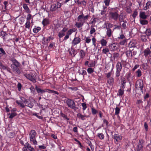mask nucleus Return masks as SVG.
<instances>
[{
    "label": "nucleus",
    "instance_id": "nucleus-1",
    "mask_svg": "<svg viewBox=\"0 0 151 151\" xmlns=\"http://www.w3.org/2000/svg\"><path fill=\"white\" fill-rule=\"evenodd\" d=\"M9 60L12 63L10 67L13 71L20 74L21 73V70L19 69L21 65L20 63L13 57L10 58Z\"/></svg>",
    "mask_w": 151,
    "mask_h": 151
},
{
    "label": "nucleus",
    "instance_id": "nucleus-2",
    "mask_svg": "<svg viewBox=\"0 0 151 151\" xmlns=\"http://www.w3.org/2000/svg\"><path fill=\"white\" fill-rule=\"evenodd\" d=\"M37 133L34 130H32L29 132V140L31 143H32L35 145H37V142L36 139V136Z\"/></svg>",
    "mask_w": 151,
    "mask_h": 151
},
{
    "label": "nucleus",
    "instance_id": "nucleus-3",
    "mask_svg": "<svg viewBox=\"0 0 151 151\" xmlns=\"http://www.w3.org/2000/svg\"><path fill=\"white\" fill-rule=\"evenodd\" d=\"M24 76L28 79L35 83L36 81L35 79L36 76V73L34 71H32L29 73H27L24 74Z\"/></svg>",
    "mask_w": 151,
    "mask_h": 151
},
{
    "label": "nucleus",
    "instance_id": "nucleus-4",
    "mask_svg": "<svg viewBox=\"0 0 151 151\" xmlns=\"http://www.w3.org/2000/svg\"><path fill=\"white\" fill-rule=\"evenodd\" d=\"M66 103L68 107L75 109L76 108V104L73 100L70 99H67L66 100Z\"/></svg>",
    "mask_w": 151,
    "mask_h": 151
},
{
    "label": "nucleus",
    "instance_id": "nucleus-5",
    "mask_svg": "<svg viewBox=\"0 0 151 151\" xmlns=\"http://www.w3.org/2000/svg\"><path fill=\"white\" fill-rule=\"evenodd\" d=\"M89 15L84 16L83 13L79 15L77 19L78 21L83 24L87 20L88 18Z\"/></svg>",
    "mask_w": 151,
    "mask_h": 151
},
{
    "label": "nucleus",
    "instance_id": "nucleus-6",
    "mask_svg": "<svg viewBox=\"0 0 151 151\" xmlns=\"http://www.w3.org/2000/svg\"><path fill=\"white\" fill-rule=\"evenodd\" d=\"M22 150L23 151H35V149L28 142L24 145Z\"/></svg>",
    "mask_w": 151,
    "mask_h": 151
},
{
    "label": "nucleus",
    "instance_id": "nucleus-7",
    "mask_svg": "<svg viewBox=\"0 0 151 151\" xmlns=\"http://www.w3.org/2000/svg\"><path fill=\"white\" fill-rule=\"evenodd\" d=\"M20 98L21 100V101L17 100L16 102L21 107L23 108L25 107L24 103L25 104V103L27 102L26 101L27 100L25 98L22 97H20Z\"/></svg>",
    "mask_w": 151,
    "mask_h": 151
},
{
    "label": "nucleus",
    "instance_id": "nucleus-8",
    "mask_svg": "<svg viewBox=\"0 0 151 151\" xmlns=\"http://www.w3.org/2000/svg\"><path fill=\"white\" fill-rule=\"evenodd\" d=\"M61 6V4L59 2L52 4L51 6L50 10L51 11H54L58 8H60Z\"/></svg>",
    "mask_w": 151,
    "mask_h": 151
},
{
    "label": "nucleus",
    "instance_id": "nucleus-9",
    "mask_svg": "<svg viewBox=\"0 0 151 151\" xmlns=\"http://www.w3.org/2000/svg\"><path fill=\"white\" fill-rule=\"evenodd\" d=\"M113 137V138L115 140L114 142L116 144H118V142H119L122 139V136L116 134H115Z\"/></svg>",
    "mask_w": 151,
    "mask_h": 151
},
{
    "label": "nucleus",
    "instance_id": "nucleus-10",
    "mask_svg": "<svg viewBox=\"0 0 151 151\" xmlns=\"http://www.w3.org/2000/svg\"><path fill=\"white\" fill-rule=\"evenodd\" d=\"M118 11H116L115 12H111L109 13L111 17L115 20H116L118 17Z\"/></svg>",
    "mask_w": 151,
    "mask_h": 151
},
{
    "label": "nucleus",
    "instance_id": "nucleus-11",
    "mask_svg": "<svg viewBox=\"0 0 151 151\" xmlns=\"http://www.w3.org/2000/svg\"><path fill=\"white\" fill-rule=\"evenodd\" d=\"M81 41V39L79 37H76L72 40L71 43L72 45L73 46H74L76 45H77L79 44Z\"/></svg>",
    "mask_w": 151,
    "mask_h": 151
},
{
    "label": "nucleus",
    "instance_id": "nucleus-12",
    "mask_svg": "<svg viewBox=\"0 0 151 151\" xmlns=\"http://www.w3.org/2000/svg\"><path fill=\"white\" fill-rule=\"evenodd\" d=\"M143 86V83L142 80L139 79L137 80L136 83V87L137 88H140L142 89Z\"/></svg>",
    "mask_w": 151,
    "mask_h": 151
},
{
    "label": "nucleus",
    "instance_id": "nucleus-13",
    "mask_svg": "<svg viewBox=\"0 0 151 151\" xmlns=\"http://www.w3.org/2000/svg\"><path fill=\"white\" fill-rule=\"evenodd\" d=\"M143 142L142 140H139V144L137 146V151H142V147H143Z\"/></svg>",
    "mask_w": 151,
    "mask_h": 151
},
{
    "label": "nucleus",
    "instance_id": "nucleus-14",
    "mask_svg": "<svg viewBox=\"0 0 151 151\" xmlns=\"http://www.w3.org/2000/svg\"><path fill=\"white\" fill-rule=\"evenodd\" d=\"M143 53L144 55L146 57L150 55L151 51L149 48H147L144 50Z\"/></svg>",
    "mask_w": 151,
    "mask_h": 151
},
{
    "label": "nucleus",
    "instance_id": "nucleus-15",
    "mask_svg": "<svg viewBox=\"0 0 151 151\" xmlns=\"http://www.w3.org/2000/svg\"><path fill=\"white\" fill-rule=\"evenodd\" d=\"M68 51L69 54L73 57H74L77 53V51L72 48L69 49Z\"/></svg>",
    "mask_w": 151,
    "mask_h": 151
},
{
    "label": "nucleus",
    "instance_id": "nucleus-16",
    "mask_svg": "<svg viewBox=\"0 0 151 151\" xmlns=\"http://www.w3.org/2000/svg\"><path fill=\"white\" fill-rule=\"evenodd\" d=\"M77 117L79 119H80L82 120H84L86 118H88V116L86 115H83L81 113H78L77 114Z\"/></svg>",
    "mask_w": 151,
    "mask_h": 151
},
{
    "label": "nucleus",
    "instance_id": "nucleus-17",
    "mask_svg": "<svg viewBox=\"0 0 151 151\" xmlns=\"http://www.w3.org/2000/svg\"><path fill=\"white\" fill-rule=\"evenodd\" d=\"M106 35L107 36L108 38L111 37L113 35V32L114 30L113 31L111 29H106Z\"/></svg>",
    "mask_w": 151,
    "mask_h": 151
},
{
    "label": "nucleus",
    "instance_id": "nucleus-18",
    "mask_svg": "<svg viewBox=\"0 0 151 151\" xmlns=\"http://www.w3.org/2000/svg\"><path fill=\"white\" fill-rule=\"evenodd\" d=\"M26 102L24 104L25 106H28L30 108H32L34 106L33 103L30 101H27V100Z\"/></svg>",
    "mask_w": 151,
    "mask_h": 151
},
{
    "label": "nucleus",
    "instance_id": "nucleus-19",
    "mask_svg": "<svg viewBox=\"0 0 151 151\" xmlns=\"http://www.w3.org/2000/svg\"><path fill=\"white\" fill-rule=\"evenodd\" d=\"M151 5V1H149L145 4V6L144 7L143 9L145 10H147L149 8V7Z\"/></svg>",
    "mask_w": 151,
    "mask_h": 151
},
{
    "label": "nucleus",
    "instance_id": "nucleus-20",
    "mask_svg": "<svg viewBox=\"0 0 151 151\" xmlns=\"http://www.w3.org/2000/svg\"><path fill=\"white\" fill-rule=\"evenodd\" d=\"M33 17L29 13L27 14L26 17V21H29L30 22V20L31 19V23H32L33 22Z\"/></svg>",
    "mask_w": 151,
    "mask_h": 151
},
{
    "label": "nucleus",
    "instance_id": "nucleus-21",
    "mask_svg": "<svg viewBox=\"0 0 151 151\" xmlns=\"http://www.w3.org/2000/svg\"><path fill=\"white\" fill-rule=\"evenodd\" d=\"M42 23L44 26H47L49 23V19L47 18L44 19L42 21Z\"/></svg>",
    "mask_w": 151,
    "mask_h": 151
},
{
    "label": "nucleus",
    "instance_id": "nucleus-22",
    "mask_svg": "<svg viewBox=\"0 0 151 151\" xmlns=\"http://www.w3.org/2000/svg\"><path fill=\"white\" fill-rule=\"evenodd\" d=\"M76 30V29L75 28H73L72 29H70L68 31L66 34L69 36L71 35L72 33L75 32Z\"/></svg>",
    "mask_w": 151,
    "mask_h": 151
},
{
    "label": "nucleus",
    "instance_id": "nucleus-23",
    "mask_svg": "<svg viewBox=\"0 0 151 151\" xmlns=\"http://www.w3.org/2000/svg\"><path fill=\"white\" fill-rule=\"evenodd\" d=\"M122 66L121 62H119L117 63L116 66V70H121Z\"/></svg>",
    "mask_w": 151,
    "mask_h": 151
},
{
    "label": "nucleus",
    "instance_id": "nucleus-24",
    "mask_svg": "<svg viewBox=\"0 0 151 151\" xmlns=\"http://www.w3.org/2000/svg\"><path fill=\"white\" fill-rule=\"evenodd\" d=\"M139 17L141 18L145 19L147 18V16L145 14V12H142L140 13Z\"/></svg>",
    "mask_w": 151,
    "mask_h": 151
},
{
    "label": "nucleus",
    "instance_id": "nucleus-25",
    "mask_svg": "<svg viewBox=\"0 0 151 151\" xmlns=\"http://www.w3.org/2000/svg\"><path fill=\"white\" fill-rule=\"evenodd\" d=\"M23 7L24 10H25V12L28 13H30V10L28 8V6L26 4H24L23 5Z\"/></svg>",
    "mask_w": 151,
    "mask_h": 151
},
{
    "label": "nucleus",
    "instance_id": "nucleus-26",
    "mask_svg": "<svg viewBox=\"0 0 151 151\" xmlns=\"http://www.w3.org/2000/svg\"><path fill=\"white\" fill-rule=\"evenodd\" d=\"M100 42L102 46H106V45L107 41L106 40L102 39L100 40Z\"/></svg>",
    "mask_w": 151,
    "mask_h": 151
},
{
    "label": "nucleus",
    "instance_id": "nucleus-27",
    "mask_svg": "<svg viewBox=\"0 0 151 151\" xmlns=\"http://www.w3.org/2000/svg\"><path fill=\"white\" fill-rule=\"evenodd\" d=\"M114 79L112 77H110L107 80V83L110 85H112L114 82Z\"/></svg>",
    "mask_w": 151,
    "mask_h": 151
},
{
    "label": "nucleus",
    "instance_id": "nucleus-28",
    "mask_svg": "<svg viewBox=\"0 0 151 151\" xmlns=\"http://www.w3.org/2000/svg\"><path fill=\"white\" fill-rule=\"evenodd\" d=\"M109 49L107 47H105L103 48L102 50V53L103 54H106L107 53L109 52Z\"/></svg>",
    "mask_w": 151,
    "mask_h": 151
},
{
    "label": "nucleus",
    "instance_id": "nucleus-29",
    "mask_svg": "<svg viewBox=\"0 0 151 151\" xmlns=\"http://www.w3.org/2000/svg\"><path fill=\"white\" fill-rule=\"evenodd\" d=\"M83 24L80 22H77L76 23L75 25L79 29L82 27L83 25Z\"/></svg>",
    "mask_w": 151,
    "mask_h": 151
},
{
    "label": "nucleus",
    "instance_id": "nucleus-30",
    "mask_svg": "<svg viewBox=\"0 0 151 151\" xmlns=\"http://www.w3.org/2000/svg\"><path fill=\"white\" fill-rule=\"evenodd\" d=\"M145 33L147 37H149L151 35V30L150 28L147 29L146 30Z\"/></svg>",
    "mask_w": 151,
    "mask_h": 151
},
{
    "label": "nucleus",
    "instance_id": "nucleus-31",
    "mask_svg": "<svg viewBox=\"0 0 151 151\" xmlns=\"http://www.w3.org/2000/svg\"><path fill=\"white\" fill-rule=\"evenodd\" d=\"M124 93V91L121 89H120L118 90V93H117V95L118 96H122Z\"/></svg>",
    "mask_w": 151,
    "mask_h": 151
},
{
    "label": "nucleus",
    "instance_id": "nucleus-32",
    "mask_svg": "<svg viewBox=\"0 0 151 151\" xmlns=\"http://www.w3.org/2000/svg\"><path fill=\"white\" fill-rule=\"evenodd\" d=\"M95 65L96 63L95 61H91V62H90L89 65H88V67L92 68L95 67Z\"/></svg>",
    "mask_w": 151,
    "mask_h": 151
},
{
    "label": "nucleus",
    "instance_id": "nucleus-33",
    "mask_svg": "<svg viewBox=\"0 0 151 151\" xmlns=\"http://www.w3.org/2000/svg\"><path fill=\"white\" fill-rule=\"evenodd\" d=\"M103 124L102 125L103 127L106 126L107 127L109 126V122L105 119H103Z\"/></svg>",
    "mask_w": 151,
    "mask_h": 151
},
{
    "label": "nucleus",
    "instance_id": "nucleus-34",
    "mask_svg": "<svg viewBox=\"0 0 151 151\" xmlns=\"http://www.w3.org/2000/svg\"><path fill=\"white\" fill-rule=\"evenodd\" d=\"M37 91L38 93H43L45 92H48L47 89H46L45 90H42L40 88H38L37 89Z\"/></svg>",
    "mask_w": 151,
    "mask_h": 151
},
{
    "label": "nucleus",
    "instance_id": "nucleus-35",
    "mask_svg": "<svg viewBox=\"0 0 151 151\" xmlns=\"http://www.w3.org/2000/svg\"><path fill=\"white\" fill-rule=\"evenodd\" d=\"M14 136V133L13 132H10L8 134V136L11 138H13Z\"/></svg>",
    "mask_w": 151,
    "mask_h": 151
},
{
    "label": "nucleus",
    "instance_id": "nucleus-36",
    "mask_svg": "<svg viewBox=\"0 0 151 151\" xmlns=\"http://www.w3.org/2000/svg\"><path fill=\"white\" fill-rule=\"evenodd\" d=\"M79 73L80 74L82 75L83 76L87 74L86 71L83 70H79Z\"/></svg>",
    "mask_w": 151,
    "mask_h": 151
},
{
    "label": "nucleus",
    "instance_id": "nucleus-37",
    "mask_svg": "<svg viewBox=\"0 0 151 151\" xmlns=\"http://www.w3.org/2000/svg\"><path fill=\"white\" fill-rule=\"evenodd\" d=\"M41 29V28L40 27H35L33 29V31L34 33H37Z\"/></svg>",
    "mask_w": 151,
    "mask_h": 151
},
{
    "label": "nucleus",
    "instance_id": "nucleus-38",
    "mask_svg": "<svg viewBox=\"0 0 151 151\" xmlns=\"http://www.w3.org/2000/svg\"><path fill=\"white\" fill-rule=\"evenodd\" d=\"M87 71L88 74H91L94 72V69L91 67H88L87 69Z\"/></svg>",
    "mask_w": 151,
    "mask_h": 151
},
{
    "label": "nucleus",
    "instance_id": "nucleus-39",
    "mask_svg": "<svg viewBox=\"0 0 151 151\" xmlns=\"http://www.w3.org/2000/svg\"><path fill=\"white\" fill-rule=\"evenodd\" d=\"M31 23L30 22L26 21V23L24 24L26 28L29 29L30 27Z\"/></svg>",
    "mask_w": 151,
    "mask_h": 151
},
{
    "label": "nucleus",
    "instance_id": "nucleus-40",
    "mask_svg": "<svg viewBox=\"0 0 151 151\" xmlns=\"http://www.w3.org/2000/svg\"><path fill=\"white\" fill-rule=\"evenodd\" d=\"M86 55V53L83 50H81L80 51V56L81 58H83Z\"/></svg>",
    "mask_w": 151,
    "mask_h": 151
},
{
    "label": "nucleus",
    "instance_id": "nucleus-41",
    "mask_svg": "<svg viewBox=\"0 0 151 151\" xmlns=\"http://www.w3.org/2000/svg\"><path fill=\"white\" fill-rule=\"evenodd\" d=\"M148 37L147 36L142 35L141 36V40L143 42H146L147 40Z\"/></svg>",
    "mask_w": 151,
    "mask_h": 151
},
{
    "label": "nucleus",
    "instance_id": "nucleus-42",
    "mask_svg": "<svg viewBox=\"0 0 151 151\" xmlns=\"http://www.w3.org/2000/svg\"><path fill=\"white\" fill-rule=\"evenodd\" d=\"M140 22L141 24L142 25L147 24L148 23L147 21L145 19H140Z\"/></svg>",
    "mask_w": 151,
    "mask_h": 151
},
{
    "label": "nucleus",
    "instance_id": "nucleus-43",
    "mask_svg": "<svg viewBox=\"0 0 151 151\" xmlns=\"http://www.w3.org/2000/svg\"><path fill=\"white\" fill-rule=\"evenodd\" d=\"M97 136L101 139H103L104 137V134L102 133H98Z\"/></svg>",
    "mask_w": 151,
    "mask_h": 151
},
{
    "label": "nucleus",
    "instance_id": "nucleus-44",
    "mask_svg": "<svg viewBox=\"0 0 151 151\" xmlns=\"http://www.w3.org/2000/svg\"><path fill=\"white\" fill-rule=\"evenodd\" d=\"M9 118L12 119L17 115V114L15 112H11V114L9 113Z\"/></svg>",
    "mask_w": 151,
    "mask_h": 151
},
{
    "label": "nucleus",
    "instance_id": "nucleus-45",
    "mask_svg": "<svg viewBox=\"0 0 151 151\" xmlns=\"http://www.w3.org/2000/svg\"><path fill=\"white\" fill-rule=\"evenodd\" d=\"M136 72L137 77H140L142 76V73L140 69H138Z\"/></svg>",
    "mask_w": 151,
    "mask_h": 151
},
{
    "label": "nucleus",
    "instance_id": "nucleus-46",
    "mask_svg": "<svg viewBox=\"0 0 151 151\" xmlns=\"http://www.w3.org/2000/svg\"><path fill=\"white\" fill-rule=\"evenodd\" d=\"M125 37L124 35L122 34H121L117 38V40L119 41L120 39H125Z\"/></svg>",
    "mask_w": 151,
    "mask_h": 151
},
{
    "label": "nucleus",
    "instance_id": "nucleus-47",
    "mask_svg": "<svg viewBox=\"0 0 151 151\" xmlns=\"http://www.w3.org/2000/svg\"><path fill=\"white\" fill-rule=\"evenodd\" d=\"M65 35V33L62 32L61 31L59 32L58 36L60 38L62 37Z\"/></svg>",
    "mask_w": 151,
    "mask_h": 151
},
{
    "label": "nucleus",
    "instance_id": "nucleus-48",
    "mask_svg": "<svg viewBox=\"0 0 151 151\" xmlns=\"http://www.w3.org/2000/svg\"><path fill=\"white\" fill-rule=\"evenodd\" d=\"M96 32L95 29L93 27V26H91V30L90 31V34L92 35Z\"/></svg>",
    "mask_w": 151,
    "mask_h": 151
},
{
    "label": "nucleus",
    "instance_id": "nucleus-49",
    "mask_svg": "<svg viewBox=\"0 0 151 151\" xmlns=\"http://www.w3.org/2000/svg\"><path fill=\"white\" fill-rule=\"evenodd\" d=\"M115 115H117L118 114L120 111V109L119 107H116L115 109Z\"/></svg>",
    "mask_w": 151,
    "mask_h": 151
},
{
    "label": "nucleus",
    "instance_id": "nucleus-50",
    "mask_svg": "<svg viewBox=\"0 0 151 151\" xmlns=\"http://www.w3.org/2000/svg\"><path fill=\"white\" fill-rule=\"evenodd\" d=\"M47 90H48L47 92L49 93H54L56 94L57 95L59 94V93L57 91H55L54 90H49V89H47Z\"/></svg>",
    "mask_w": 151,
    "mask_h": 151
},
{
    "label": "nucleus",
    "instance_id": "nucleus-51",
    "mask_svg": "<svg viewBox=\"0 0 151 151\" xmlns=\"http://www.w3.org/2000/svg\"><path fill=\"white\" fill-rule=\"evenodd\" d=\"M138 14V12L137 10H135L134 11L132 15V17L135 18L137 16V15Z\"/></svg>",
    "mask_w": 151,
    "mask_h": 151
},
{
    "label": "nucleus",
    "instance_id": "nucleus-52",
    "mask_svg": "<svg viewBox=\"0 0 151 151\" xmlns=\"http://www.w3.org/2000/svg\"><path fill=\"white\" fill-rule=\"evenodd\" d=\"M91 112L92 114L93 115L96 114L97 112V111L93 107L91 108Z\"/></svg>",
    "mask_w": 151,
    "mask_h": 151
},
{
    "label": "nucleus",
    "instance_id": "nucleus-53",
    "mask_svg": "<svg viewBox=\"0 0 151 151\" xmlns=\"http://www.w3.org/2000/svg\"><path fill=\"white\" fill-rule=\"evenodd\" d=\"M111 47L113 50H116L117 49V47L114 43L111 44Z\"/></svg>",
    "mask_w": 151,
    "mask_h": 151
},
{
    "label": "nucleus",
    "instance_id": "nucleus-54",
    "mask_svg": "<svg viewBox=\"0 0 151 151\" xmlns=\"http://www.w3.org/2000/svg\"><path fill=\"white\" fill-rule=\"evenodd\" d=\"M53 39V38L51 36L49 37H48L46 38L45 39V40L47 42L50 41V40H52Z\"/></svg>",
    "mask_w": 151,
    "mask_h": 151
},
{
    "label": "nucleus",
    "instance_id": "nucleus-55",
    "mask_svg": "<svg viewBox=\"0 0 151 151\" xmlns=\"http://www.w3.org/2000/svg\"><path fill=\"white\" fill-rule=\"evenodd\" d=\"M92 40L93 43V45L94 46H96V40L95 37H93L92 39Z\"/></svg>",
    "mask_w": 151,
    "mask_h": 151
},
{
    "label": "nucleus",
    "instance_id": "nucleus-56",
    "mask_svg": "<svg viewBox=\"0 0 151 151\" xmlns=\"http://www.w3.org/2000/svg\"><path fill=\"white\" fill-rule=\"evenodd\" d=\"M86 43H89L91 41V39H90V37H86Z\"/></svg>",
    "mask_w": 151,
    "mask_h": 151
},
{
    "label": "nucleus",
    "instance_id": "nucleus-57",
    "mask_svg": "<svg viewBox=\"0 0 151 151\" xmlns=\"http://www.w3.org/2000/svg\"><path fill=\"white\" fill-rule=\"evenodd\" d=\"M126 54L127 57H129L131 55V56L132 55V52L131 51H127L126 52Z\"/></svg>",
    "mask_w": 151,
    "mask_h": 151
},
{
    "label": "nucleus",
    "instance_id": "nucleus-58",
    "mask_svg": "<svg viewBox=\"0 0 151 151\" xmlns=\"http://www.w3.org/2000/svg\"><path fill=\"white\" fill-rule=\"evenodd\" d=\"M110 2V0H105L104 1V2L105 4V5L107 6H109V4Z\"/></svg>",
    "mask_w": 151,
    "mask_h": 151
},
{
    "label": "nucleus",
    "instance_id": "nucleus-59",
    "mask_svg": "<svg viewBox=\"0 0 151 151\" xmlns=\"http://www.w3.org/2000/svg\"><path fill=\"white\" fill-rule=\"evenodd\" d=\"M121 70H116L115 73L116 76L117 77H118L120 76V72Z\"/></svg>",
    "mask_w": 151,
    "mask_h": 151
},
{
    "label": "nucleus",
    "instance_id": "nucleus-60",
    "mask_svg": "<svg viewBox=\"0 0 151 151\" xmlns=\"http://www.w3.org/2000/svg\"><path fill=\"white\" fill-rule=\"evenodd\" d=\"M126 42V38L123 39L122 40L120 41L119 44L121 45H124Z\"/></svg>",
    "mask_w": 151,
    "mask_h": 151
},
{
    "label": "nucleus",
    "instance_id": "nucleus-61",
    "mask_svg": "<svg viewBox=\"0 0 151 151\" xmlns=\"http://www.w3.org/2000/svg\"><path fill=\"white\" fill-rule=\"evenodd\" d=\"M61 116H62V117L65 118V119H67V120H69V119L68 118L67 116L65 114H63V113H61Z\"/></svg>",
    "mask_w": 151,
    "mask_h": 151
},
{
    "label": "nucleus",
    "instance_id": "nucleus-62",
    "mask_svg": "<svg viewBox=\"0 0 151 151\" xmlns=\"http://www.w3.org/2000/svg\"><path fill=\"white\" fill-rule=\"evenodd\" d=\"M82 106L83 107V110L84 111L87 108L86 104L84 103H82Z\"/></svg>",
    "mask_w": 151,
    "mask_h": 151
},
{
    "label": "nucleus",
    "instance_id": "nucleus-63",
    "mask_svg": "<svg viewBox=\"0 0 151 151\" xmlns=\"http://www.w3.org/2000/svg\"><path fill=\"white\" fill-rule=\"evenodd\" d=\"M22 86L20 83H18L17 84V88L19 91H20L21 90Z\"/></svg>",
    "mask_w": 151,
    "mask_h": 151
},
{
    "label": "nucleus",
    "instance_id": "nucleus-64",
    "mask_svg": "<svg viewBox=\"0 0 151 151\" xmlns=\"http://www.w3.org/2000/svg\"><path fill=\"white\" fill-rule=\"evenodd\" d=\"M121 27L123 29H125L127 28V26L125 23H123L122 24Z\"/></svg>",
    "mask_w": 151,
    "mask_h": 151
}]
</instances>
